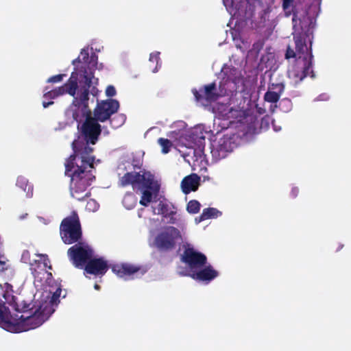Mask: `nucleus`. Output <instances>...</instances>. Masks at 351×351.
<instances>
[{
    "label": "nucleus",
    "instance_id": "nucleus-1",
    "mask_svg": "<svg viewBox=\"0 0 351 351\" xmlns=\"http://www.w3.org/2000/svg\"><path fill=\"white\" fill-rule=\"evenodd\" d=\"M95 160V156L75 153L66 159L64 173L71 178V195L78 201H83L91 195L90 191H86L96 179Z\"/></svg>",
    "mask_w": 351,
    "mask_h": 351
},
{
    "label": "nucleus",
    "instance_id": "nucleus-2",
    "mask_svg": "<svg viewBox=\"0 0 351 351\" xmlns=\"http://www.w3.org/2000/svg\"><path fill=\"white\" fill-rule=\"evenodd\" d=\"M307 22L299 19V23H296V26L293 25V40L298 58L295 59V64L289 70L288 73L289 77L293 78L297 83L300 82L309 75L311 77H315L312 70L313 56L311 41H310L309 47L306 44L307 40H309L310 35L312 34L310 25H307Z\"/></svg>",
    "mask_w": 351,
    "mask_h": 351
},
{
    "label": "nucleus",
    "instance_id": "nucleus-3",
    "mask_svg": "<svg viewBox=\"0 0 351 351\" xmlns=\"http://www.w3.org/2000/svg\"><path fill=\"white\" fill-rule=\"evenodd\" d=\"M82 78L79 80L77 90L66 111L67 117H71L73 120L80 123L82 119L89 117L92 112L89 108L90 88L92 85V80L94 74L92 71L88 72L86 69L82 75Z\"/></svg>",
    "mask_w": 351,
    "mask_h": 351
},
{
    "label": "nucleus",
    "instance_id": "nucleus-4",
    "mask_svg": "<svg viewBox=\"0 0 351 351\" xmlns=\"http://www.w3.org/2000/svg\"><path fill=\"white\" fill-rule=\"evenodd\" d=\"M98 122L92 115L85 119L81 127L82 137L78 136L72 142L73 153L94 156L93 155L94 149L89 145L96 144L101 134V128Z\"/></svg>",
    "mask_w": 351,
    "mask_h": 351
},
{
    "label": "nucleus",
    "instance_id": "nucleus-5",
    "mask_svg": "<svg viewBox=\"0 0 351 351\" xmlns=\"http://www.w3.org/2000/svg\"><path fill=\"white\" fill-rule=\"evenodd\" d=\"M60 234L62 241L67 245L80 242L82 238V230L80 217L76 211L64 218L60 225Z\"/></svg>",
    "mask_w": 351,
    "mask_h": 351
},
{
    "label": "nucleus",
    "instance_id": "nucleus-6",
    "mask_svg": "<svg viewBox=\"0 0 351 351\" xmlns=\"http://www.w3.org/2000/svg\"><path fill=\"white\" fill-rule=\"evenodd\" d=\"M67 256L76 268L83 269L93 257V250L88 244L80 241L68 249Z\"/></svg>",
    "mask_w": 351,
    "mask_h": 351
},
{
    "label": "nucleus",
    "instance_id": "nucleus-7",
    "mask_svg": "<svg viewBox=\"0 0 351 351\" xmlns=\"http://www.w3.org/2000/svg\"><path fill=\"white\" fill-rule=\"evenodd\" d=\"M7 261H5V268L0 269V271H3L8 268ZM0 302L2 303L3 306H5V304H8L13 308V309L17 312H23L24 313H28L30 312V309L34 304L27 303L25 301H22L21 303L18 301L17 298L12 295V286L8 283H4L3 285L0 284Z\"/></svg>",
    "mask_w": 351,
    "mask_h": 351
},
{
    "label": "nucleus",
    "instance_id": "nucleus-8",
    "mask_svg": "<svg viewBox=\"0 0 351 351\" xmlns=\"http://www.w3.org/2000/svg\"><path fill=\"white\" fill-rule=\"evenodd\" d=\"M180 238L181 234L178 228L168 226L156 237L154 244L159 250L167 252L176 247V241Z\"/></svg>",
    "mask_w": 351,
    "mask_h": 351
},
{
    "label": "nucleus",
    "instance_id": "nucleus-9",
    "mask_svg": "<svg viewBox=\"0 0 351 351\" xmlns=\"http://www.w3.org/2000/svg\"><path fill=\"white\" fill-rule=\"evenodd\" d=\"M151 182L152 173L149 172L145 171L141 174L140 172L131 171L120 178L119 184L122 187L131 185L135 190L140 186L150 187Z\"/></svg>",
    "mask_w": 351,
    "mask_h": 351
},
{
    "label": "nucleus",
    "instance_id": "nucleus-10",
    "mask_svg": "<svg viewBox=\"0 0 351 351\" xmlns=\"http://www.w3.org/2000/svg\"><path fill=\"white\" fill-rule=\"evenodd\" d=\"M79 82H77V73L73 72L70 78L62 86L48 90V87L44 90L43 97L49 99H53L59 96L68 94L70 96H74L75 90H77Z\"/></svg>",
    "mask_w": 351,
    "mask_h": 351
},
{
    "label": "nucleus",
    "instance_id": "nucleus-11",
    "mask_svg": "<svg viewBox=\"0 0 351 351\" xmlns=\"http://www.w3.org/2000/svg\"><path fill=\"white\" fill-rule=\"evenodd\" d=\"M36 255L39 257V259L34 260L29 263V269L35 280L42 282L45 276H47V278L52 277L51 273L46 270L47 268L51 269L52 267L47 254H36Z\"/></svg>",
    "mask_w": 351,
    "mask_h": 351
},
{
    "label": "nucleus",
    "instance_id": "nucleus-12",
    "mask_svg": "<svg viewBox=\"0 0 351 351\" xmlns=\"http://www.w3.org/2000/svg\"><path fill=\"white\" fill-rule=\"evenodd\" d=\"M180 260L188 266L191 273L207 264L206 256L190 247L184 250Z\"/></svg>",
    "mask_w": 351,
    "mask_h": 351
},
{
    "label": "nucleus",
    "instance_id": "nucleus-13",
    "mask_svg": "<svg viewBox=\"0 0 351 351\" xmlns=\"http://www.w3.org/2000/svg\"><path fill=\"white\" fill-rule=\"evenodd\" d=\"M119 108V103L116 99H108L98 103L93 110L95 119L99 122L109 120L111 116L115 114Z\"/></svg>",
    "mask_w": 351,
    "mask_h": 351
},
{
    "label": "nucleus",
    "instance_id": "nucleus-14",
    "mask_svg": "<svg viewBox=\"0 0 351 351\" xmlns=\"http://www.w3.org/2000/svg\"><path fill=\"white\" fill-rule=\"evenodd\" d=\"M112 271L119 277L125 280L141 277L147 272L144 267L130 263L114 265L112 267Z\"/></svg>",
    "mask_w": 351,
    "mask_h": 351
},
{
    "label": "nucleus",
    "instance_id": "nucleus-15",
    "mask_svg": "<svg viewBox=\"0 0 351 351\" xmlns=\"http://www.w3.org/2000/svg\"><path fill=\"white\" fill-rule=\"evenodd\" d=\"M234 143L230 137L224 136L219 138L215 145H213L211 154L213 157L218 160L224 158L233 150Z\"/></svg>",
    "mask_w": 351,
    "mask_h": 351
},
{
    "label": "nucleus",
    "instance_id": "nucleus-16",
    "mask_svg": "<svg viewBox=\"0 0 351 351\" xmlns=\"http://www.w3.org/2000/svg\"><path fill=\"white\" fill-rule=\"evenodd\" d=\"M216 84L215 82L205 85L203 89L197 90L194 88L192 90V93L197 101L206 102L215 101L219 97V94L216 93Z\"/></svg>",
    "mask_w": 351,
    "mask_h": 351
},
{
    "label": "nucleus",
    "instance_id": "nucleus-17",
    "mask_svg": "<svg viewBox=\"0 0 351 351\" xmlns=\"http://www.w3.org/2000/svg\"><path fill=\"white\" fill-rule=\"evenodd\" d=\"M189 276L196 281L208 284L219 276V272L211 265L206 264L205 266L195 270Z\"/></svg>",
    "mask_w": 351,
    "mask_h": 351
},
{
    "label": "nucleus",
    "instance_id": "nucleus-18",
    "mask_svg": "<svg viewBox=\"0 0 351 351\" xmlns=\"http://www.w3.org/2000/svg\"><path fill=\"white\" fill-rule=\"evenodd\" d=\"M84 269L88 274L96 276H103L108 271V265L107 261L104 260L102 258H91Z\"/></svg>",
    "mask_w": 351,
    "mask_h": 351
},
{
    "label": "nucleus",
    "instance_id": "nucleus-19",
    "mask_svg": "<svg viewBox=\"0 0 351 351\" xmlns=\"http://www.w3.org/2000/svg\"><path fill=\"white\" fill-rule=\"evenodd\" d=\"M138 189L143 190L139 203L143 206H147L149 204L152 202L153 195H157L160 190V186L154 181V177L152 174L150 187L140 186Z\"/></svg>",
    "mask_w": 351,
    "mask_h": 351
},
{
    "label": "nucleus",
    "instance_id": "nucleus-20",
    "mask_svg": "<svg viewBox=\"0 0 351 351\" xmlns=\"http://www.w3.org/2000/svg\"><path fill=\"white\" fill-rule=\"evenodd\" d=\"M200 177L195 173H192L183 178L181 182V188L184 194H189L191 191H196L199 185Z\"/></svg>",
    "mask_w": 351,
    "mask_h": 351
},
{
    "label": "nucleus",
    "instance_id": "nucleus-21",
    "mask_svg": "<svg viewBox=\"0 0 351 351\" xmlns=\"http://www.w3.org/2000/svg\"><path fill=\"white\" fill-rule=\"evenodd\" d=\"M282 8L286 16L293 15L292 23L293 25L295 27L296 23H299V19H297V12L293 5V0H282Z\"/></svg>",
    "mask_w": 351,
    "mask_h": 351
},
{
    "label": "nucleus",
    "instance_id": "nucleus-22",
    "mask_svg": "<svg viewBox=\"0 0 351 351\" xmlns=\"http://www.w3.org/2000/svg\"><path fill=\"white\" fill-rule=\"evenodd\" d=\"M221 213L219 211L217 208H204L202 213V214L195 218V222L199 223L203 221L217 218L218 216L221 215Z\"/></svg>",
    "mask_w": 351,
    "mask_h": 351
},
{
    "label": "nucleus",
    "instance_id": "nucleus-23",
    "mask_svg": "<svg viewBox=\"0 0 351 351\" xmlns=\"http://www.w3.org/2000/svg\"><path fill=\"white\" fill-rule=\"evenodd\" d=\"M16 186L21 189L27 197H32L33 195V186L29 183L28 180L23 176H19L16 180Z\"/></svg>",
    "mask_w": 351,
    "mask_h": 351
},
{
    "label": "nucleus",
    "instance_id": "nucleus-24",
    "mask_svg": "<svg viewBox=\"0 0 351 351\" xmlns=\"http://www.w3.org/2000/svg\"><path fill=\"white\" fill-rule=\"evenodd\" d=\"M62 292V289L60 287H58L55 292L53 293L49 300H43L37 302L40 306H44V304H47V306H49L52 308L53 313L55 311V306L58 305V303L60 302L59 298L60 296V293Z\"/></svg>",
    "mask_w": 351,
    "mask_h": 351
},
{
    "label": "nucleus",
    "instance_id": "nucleus-25",
    "mask_svg": "<svg viewBox=\"0 0 351 351\" xmlns=\"http://www.w3.org/2000/svg\"><path fill=\"white\" fill-rule=\"evenodd\" d=\"M149 61L152 63H156V65L154 67L150 66V68L152 69L153 73H156L158 71V67H160V52L155 51L152 52L149 55Z\"/></svg>",
    "mask_w": 351,
    "mask_h": 351
},
{
    "label": "nucleus",
    "instance_id": "nucleus-26",
    "mask_svg": "<svg viewBox=\"0 0 351 351\" xmlns=\"http://www.w3.org/2000/svg\"><path fill=\"white\" fill-rule=\"evenodd\" d=\"M109 120L111 127L116 129L121 127L124 123L125 117L123 114H117Z\"/></svg>",
    "mask_w": 351,
    "mask_h": 351
},
{
    "label": "nucleus",
    "instance_id": "nucleus-27",
    "mask_svg": "<svg viewBox=\"0 0 351 351\" xmlns=\"http://www.w3.org/2000/svg\"><path fill=\"white\" fill-rule=\"evenodd\" d=\"M123 204L128 209H131L134 207L136 204L134 195L131 193H127L123 199Z\"/></svg>",
    "mask_w": 351,
    "mask_h": 351
},
{
    "label": "nucleus",
    "instance_id": "nucleus-28",
    "mask_svg": "<svg viewBox=\"0 0 351 351\" xmlns=\"http://www.w3.org/2000/svg\"><path fill=\"white\" fill-rule=\"evenodd\" d=\"M89 58V53L88 49H82L80 51V55L72 61L73 66H77V64L80 63L82 61L86 63Z\"/></svg>",
    "mask_w": 351,
    "mask_h": 351
},
{
    "label": "nucleus",
    "instance_id": "nucleus-29",
    "mask_svg": "<svg viewBox=\"0 0 351 351\" xmlns=\"http://www.w3.org/2000/svg\"><path fill=\"white\" fill-rule=\"evenodd\" d=\"M200 203L197 200H190L186 206V210L191 214H196L200 210Z\"/></svg>",
    "mask_w": 351,
    "mask_h": 351
},
{
    "label": "nucleus",
    "instance_id": "nucleus-30",
    "mask_svg": "<svg viewBox=\"0 0 351 351\" xmlns=\"http://www.w3.org/2000/svg\"><path fill=\"white\" fill-rule=\"evenodd\" d=\"M158 143L161 146L162 152L163 154L169 153L173 145L170 140L164 138H159L158 140Z\"/></svg>",
    "mask_w": 351,
    "mask_h": 351
},
{
    "label": "nucleus",
    "instance_id": "nucleus-31",
    "mask_svg": "<svg viewBox=\"0 0 351 351\" xmlns=\"http://www.w3.org/2000/svg\"><path fill=\"white\" fill-rule=\"evenodd\" d=\"M280 95L276 92L268 90L265 93V101L269 103H276L279 101Z\"/></svg>",
    "mask_w": 351,
    "mask_h": 351
},
{
    "label": "nucleus",
    "instance_id": "nucleus-32",
    "mask_svg": "<svg viewBox=\"0 0 351 351\" xmlns=\"http://www.w3.org/2000/svg\"><path fill=\"white\" fill-rule=\"evenodd\" d=\"M157 210V214L162 215L165 217H167L169 215L174 214V213L172 211L170 213H169V206L167 204L163 203L162 202H160V203L158 205Z\"/></svg>",
    "mask_w": 351,
    "mask_h": 351
},
{
    "label": "nucleus",
    "instance_id": "nucleus-33",
    "mask_svg": "<svg viewBox=\"0 0 351 351\" xmlns=\"http://www.w3.org/2000/svg\"><path fill=\"white\" fill-rule=\"evenodd\" d=\"M279 108L285 112H289L292 108V102L288 98L282 99L279 102Z\"/></svg>",
    "mask_w": 351,
    "mask_h": 351
},
{
    "label": "nucleus",
    "instance_id": "nucleus-34",
    "mask_svg": "<svg viewBox=\"0 0 351 351\" xmlns=\"http://www.w3.org/2000/svg\"><path fill=\"white\" fill-rule=\"evenodd\" d=\"M99 204L93 199H90L86 205V210L89 212H95L98 210Z\"/></svg>",
    "mask_w": 351,
    "mask_h": 351
},
{
    "label": "nucleus",
    "instance_id": "nucleus-35",
    "mask_svg": "<svg viewBox=\"0 0 351 351\" xmlns=\"http://www.w3.org/2000/svg\"><path fill=\"white\" fill-rule=\"evenodd\" d=\"M285 90V85L282 83H276V84H271L269 86V90L276 92L278 95H281L282 93L284 92Z\"/></svg>",
    "mask_w": 351,
    "mask_h": 351
},
{
    "label": "nucleus",
    "instance_id": "nucleus-36",
    "mask_svg": "<svg viewBox=\"0 0 351 351\" xmlns=\"http://www.w3.org/2000/svg\"><path fill=\"white\" fill-rule=\"evenodd\" d=\"M298 58V53L296 51H295L289 45L287 48V51L285 53V58L289 60L290 58Z\"/></svg>",
    "mask_w": 351,
    "mask_h": 351
},
{
    "label": "nucleus",
    "instance_id": "nucleus-37",
    "mask_svg": "<svg viewBox=\"0 0 351 351\" xmlns=\"http://www.w3.org/2000/svg\"><path fill=\"white\" fill-rule=\"evenodd\" d=\"M65 75L64 74H58L56 75H53L48 78L47 80V82L48 83H58L61 82L63 80V77Z\"/></svg>",
    "mask_w": 351,
    "mask_h": 351
},
{
    "label": "nucleus",
    "instance_id": "nucleus-38",
    "mask_svg": "<svg viewBox=\"0 0 351 351\" xmlns=\"http://www.w3.org/2000/svg\"><path fill=\"white\" fill-rule=\"evenodd\" d=\"M106 95L109 97L114 96L116 95L115 88L112 85L108 86L106 90Z\"/></svg>",
    "mask_w": 351,
    "mask_h": 351
},
{
    "label": "nucleus",
    "instance_id": "nucleus-39",
    "mask_svg": "<svg viewBox=\"0 0 351 351\" xmlns=\"http://www.w3.org/2000/svg\"><path fill=\"white\" fill-rule=\"evenodd\" d=\"M5 261H7V258L5 255L0 253V269L5 268Z\"/></svg>",
    "mask_w": 351,
    "mask_h": 351
},
{
    "label": "nucleus",
    "instance_id": "nucleus-40",
    "mask_svg": "<svg viewBox=\"0 0 351 351\" xmlns=\"http://www.w3.org/2000/svg\"><path fill=\"white\" fill-rule=\"evenodd\" d=\"M298 193H299V189L298 188L295 187V188L292 189V190H291L292 197H295L298 195Z\"/></svg>",
    "mask_w": 351,
    "mask_h": 351
},
{
    "label": "nucleus",
    "instance_id": "nucleus-41",
    "mask_svg": "<svg viewBox=\"0 0 351 351\" xmlns=\"http://www.w3.org/2000/svg\"><path fill=\"white\" fill-rule=\"evenodd\" d=\"M53 104V101H43V108H46L47 107H49V106Z\"/></svg>",
    "mask_w": 351,
    "mask_h": 351
},
{
    "label": "nucleus",
    "instance_id": "nucleus-42",
    "mask_svg": "<svg viewBox=\"0 0 351 351\" xmlns=\"http://www.w3.org/2000/svg\"><path fill=\"white\" fill-rule=\"evenodd\" d=\"M95 289H97V290H99L100 289V286L98 285L97 284H95V286H94Z\"/></svg>",
    "mask_w": 351,
    "mask_h": 351
},
{
    "label": "nucleus",
    "instance_id": "nucleus-43",
    "mask_svg": "<svg viewBox=\"0 0 351 351\" xmlns=\"http://www.w3.org/2000/svg\"><path fill=\"white\" fill-rule=\"evenodd\" d=\"M343 245H339V246L338 247V248L337 249V251H339L340 250L342 247H343Z\"/></svg>",
    "mask_w": 351,
    "mask_h": 351
},
{
    "label": "nucleus",
    "instance_id": "nucleus-44",
    "mask_svg": "<svg viewBox=\"0 0 351 351\" xmlns=\"http://www.w3.org/2000/svg\"><path fill=\"white\" fill-rule=\"evenodd\" d=\"M26 254H29V252H27H27H26ZM25 252H24V253H23V257H24V256H25Z\"/></svg>",
    "mask_w": 351,
    "mask_h": 351
}]
</instances>
